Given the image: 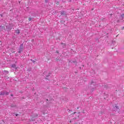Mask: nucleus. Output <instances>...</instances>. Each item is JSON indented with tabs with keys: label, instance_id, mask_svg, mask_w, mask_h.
Segmentation results:
<instances>
[{
	"label": "nucleus",
	"instance_id": "f257e3e1",
	"mask_svg": "<svg viewBox=\"0 0 124 124\" xmlns=\"http://www.w3.org/2000/svg\"><path fill=\"white\" fill-rule=\"evenodd\" d=\"M9 95V92H6V91H3L0 92V95Z\"/></svg>",
	"mask_w": 124,
	"mask_h": 124
},
{
	"label": "nucleus",
	"instance_id": "f03ea898",
	"mask_svg": "<svg viewBox=\"0 0 124 124\" xmlns=\"http://www.w3.org/2000/svg\"><path fill=\"white\" fill-rule=\"evenodd\" d=\"M18 50H19L18 51L19 54H21V53L23 52V50H24V45L23 44L20 45Z\"/></svg>",
	"mask_w": 124,
	"mask_h": 124
},
{
	"label": "nucleus",
	"instance_id": "7ed1b4c3",
	"mask_svg": "<svg viewBox=\"0 0 124 124\" xmlns=\"http://www.w3.org/2000/svg\"><path fill=\"white\" fill-rule=\"evenodd\" d=\"M43 74L44 75H45V76H46V80H49V77H50V76L49 75V73H48V71H45Z\"/></svg>",
	"mask_w": 124,
	"mask_h": 124
},
{
	"label": "nucleus",
	"instance_id": "20e7f679",
	"mask_svg": "<svg viewBox=\"0 0 124 124\" xmlns=\"http://www.w3.org/2000/svg\"><path fill=\"white\" fill-rule=\"evenodd\" d=\"M60 14L62 16H63V17H64L65 18H66V17H67L66 12L64 11H61L60 12Z\"/></svg>",
	"mask_w": 124,
	"mask_h": 124
},
{
	"label": "nucleus",
	"instance_id": "39448f33",
	"mask_svg": "<svg viewBox=\"0 0 124 124\" xmlns=\"http://www.w3.org/2000/svg\"><path fill=\"white\" fill-rule=\"evenodd\" d=\"M113 111H115L118 112V113H119V112L120 111V108H119V107L118 106H115L114 108H113Z\"/></svg>",
	"mask_w": 124,
	"mask_h": 124
},
{
	"label": "nucleus",
	"instance_id": "423d86ee",
	"mask_svg": "<svg viewBox=\"0 0 124 124\" xmlns=\"http://www.w3.org/2000/svg\"><path fill=\"white\" fill-rule=\"evenodd\" d=\"M61 46L62 47V48H66V45L64 43H61Z\"/></svg>",
	"mask_w": 124,
	"mask_h": 124
},
{
	"label": "nucleus",
	"instance_id": "0eeeda50",
	"mask_svg": "<svg viewBox=\"0 0 124 124\" xmlns=\"http://www.w3.org/2000/svg\"><path fill=\"white\" fill-rule=\"evenodd\" d=\"M6 30H7V31H11V27L9 25H7L6 26Z\"/></svg>",
	"mask_w": 124,
	"mask_h": 124
},
{
	"label": "nucleus",
	"instance_id": "6e6552de",
	"mask_svg": "<svg viewBox=\"0 0 124 124\" xmlns=\"http://www.w3.org/2000/svg\"><path fill=\"white\" fill-rule=\"evenodd\" d=\"M11 67H12L13 68H15L16 69H17L18 68V67H16V64H13L11 65Z\"/></svg>",
	"mask_w": 124,
	"mask_h": 124
},
{
	"label": "nucleus",
	"instance_id": "1a4fd4ad",
	"mask_svg": "<svg viewBox=\"0 0 124 124\" xmlns=\"http://www.w3.org/2000/svg\"><path fill=\"white\" fill-rule=\"evenodd\" d=\"M3 73H4V74H5V75H7V74H8L9 72H8V71L4 70Z\"/></svg>",
	"mask_w": 124,
	"mask_h": 124
},
{
	"label": "nucleus",
	"instance_id": "9d476101",
	"mask_svg": "<svg viewBox=\"0 0 124 124\" xmlns=\"http://www.w3.org/2000/svg\"><path fill=\"white\" fill-rule=\"evenodd\" d=\"M16 32L17 34H20V31H19V30H16Z\"/></svg>",
	"mask_w": 124,
	"mask_h": 124
},
{
	"label": "nucleus",
	"instance_id": "9b49d317",
	"mask_svg": "<svg viewBox=\"0 0 124 124\" xmlns=\"http://www.w3.org/2000/svg\"><path fill=\"white\" fill-rule=\"evenodd\" d=\"M31 20H32V18H31V17H29V21H31Z\"/></svg>",
	"mask_w": 124,
	"mask_h": 124
},
{
	"label": "nucleus",
	"instance_id": "f8f14e48",
	"mask_svg": "<svg viewBox=\"0 0 124 124\" xmlns=\"http://www.w3.org/2000/svg\"><path fill=\"white\" fill-rule=\"evenodd\" d=\"M0 30L2 31V28H3V27H1V26L0 25Z\"/></svg>",
	"mask_w": 124,
	"mask_h": 124
},
{
	"label": "nucleus",
	"instance_id": "ddd939ff",
	"mask_svg": "<svg viewBox=\"0 0 124 124\" xmlns=\"http://www.w3.org/2000/svg\"><path fill=\"white\" fill-rule=\"evenodd\" d=\"M67 111H68V112H69L70 113H71V112H72V110L68 109V110H67Z\"/></svg>",
	"mask_w": 124,
	"mask_h": 124
},
{
	"label": "nucleus",
	"instance_id": "4468645a",
	"mask_svg": "<svg viewBox=\"0 0 124 124\" xmlns=\"http://www.w3.org/2000/svg\"><path fill=\"white\" fill-rule=\"evenodd\" d=\"M72 62L77 63V61H72Z\"/></svg>",
	"mask_w": 124,
	"mask_h": 124
},
{
	"label": "nucleus",
	"instance_id": "2eb2a0df",
	"mask_svg": "<svg viewBox=\"0 0 124 124\" xmlns=\"http://www.w3.org/2000/svg\"><path fill=\"white\" fill-rule=\"evenodd\" d=\"M124 15H122L121 16V17H122V18H124Z\"/></svg>",
	"mask_w": 124,
	"mask_h": 124
},
{
	"label": "nucleus",
	"instance_id": "dca6fc26",
	"mask_svg": "<svg viewBox=\"0 0 124 124\" xmlns=\"http://www.w3.org/2000/svg\"><path fill=\"white\" fill-rule=\"evenodd\" d=\"M32 62H33V63H34V62H35V61H34V60H33V61H32Z\"/></svg>",
	"mask_w": 124,
	"mask_h": 124
},
{
	"label": "nucleus",
	"instance_id": "f3484780",
	"mask_svg": "<svg viewBox=\"0 0 124 124\" xmlns=\"http://www.w3.org/2000/svg\"><path fill=\"white\" fill-rule=\"evenodd\" d=\"M0 16H1V17H2V14H0Z\"/></svg>",
	"mask_w": 124,
	"mask_h": 124
},
{
	"label": "nucleus",
	"instance_id": "a211bd4d",
	"mask_svg": "<svg viewBox=\"0 0 124 124\" xmlns=\"http://www.w3.org/2000/svg\"><path fill=\"white\" fill-rule=\"evenodd\" d=\"M56 53H57V54H59V51H56Z\"/></svg>",
	"mask_w": 124,
	"mask_h": 124
},
{
	"label": "nucleus",
	"instance_id": "6ab92c4d",
	"mask_svg": "<svg viewBox=\"0 0 124 124\" xmlns=\"http://www.w3.org/2000/svg\"><path fill=\"white\" fill-rule=\"evenodd\" d=\"M18 115H19V114H16V117H17V116H18Z\"/></svg>",
	"mask_w": 124,
	"mask_h": 124
},
{
	"label": "nucleus",
	"instance_id": "aec40b11",
	"mask_svg": "<svg viewBox=\"0 0 124 124\" xmlns=\"http://www.w3.org/2000/svg\"><path fill=\"white\" fill-rule=\"evenodd\" d=\"M11 96H13V94H11Z\"/></svg>",
	"mask_w": 124,
	"mask_h": 124
},
{
	"label": "nucleus",
	"instance_id": "412c9836",
	"mask_svg": "<svg viewBox=\"0 0 124 124\" xmlns=\"http://www.w3.org/2000/svg\"><path fill=\"white\" fill-rule=\"evenodd\" d=\"M30 61H31V62L33 61L32 59H31Z\"/></svg>",
	"mask_w": 124,
	"mask_h": 124
},
{
	"label": "nucleus",
	"instance_id": "4be33fe9",
	"mask_svg": "<svg viewBox=\"0 0 124 124\" xmlns=\"http://www.w3.org/2000/svg\"><path fill=\"white\" fill-rule=\"evenodd\" d=\"M93 84V82H91V84Z\"/></svg>",
	"mask_w": 124,
	"mask_h": 124
},
{
	"label": "nucleus",
	"instance_id": "5701e85b",
	"mask_svg": "<svg viewBox=\"0 0 124 124\" xmlns=\"http://www.w3.org/2000/svg\"><path fill=\"white\" fill-rule=\"evenodd\" d=\"M114 42H115V41H112V43H114Z\"/></svg>",
	"mask_w": 124,
	"mask_h": 124
},
{
	"label": "nucleus",
	"instance_id": "b1692460",
	"mask_svg": "<svg viewBox=\"0 0 124 124\" xmlns=\"http://www.w3.org/2000/svg\"><path fill=\"white\" fill-rule=\"evenodd\" d=\"M124 27H123V29H122V30H124Z\"/></svg>",
	"mask_w": 124,
	"mask_h": 124
},
{
	"label": "nucleus",
	"instance_id": "393cba45",
	"mask_svg": "<svg viewBox=\"0 0 124 124\" xmlns=\"http://www.w3.org/2000/svg\"><path fill=\"white\" fill-rule=\"evenodd\" d=\"M76 113V112H74V114H75Z\"/></svg>",
	"mask_w": 124,
	"mask_h": 124
},
{
	"label": "nucleus",
	"instance_id": "a878e982",
	"mask_svg": "<svg viewBox=\"0 0 124 124\" xmlns=\"http://www.w3.org/2000/svg\"><path fill=\"white\" fill-rule=\"evenodd\" d=\"M92 92H93V89Z\"/></svg>",
	"mask_w": 124,
	"mask_h": 124
},
{
	"label": "nucleus",
	"instance_id": "bb28decb",
	"mask_svg": "<svg viewBox=\"0 0 124 124\" xmlns=\"http://www.w3.org/2000/svg\"><path fill=\"white\" fill-rule=\"evenodd\" d=\"M46 101H48V99H46Z\"/></svg>",
	"mask_w": 124,
	"mask_h": 124
},
{
	"label": "nucleus",
	"instance_id": "cd10ccee",
	"mask_svg": "<svg viewBox=\"0 0 124 124\" xmlns=\"http://www.w3.org/2000/svg\"><path fill=\"white\" fill-rule=\"evenodd\" d=\"M92 10H93V9H92Z\"/></svg>",
	"mask_w": 124,
	"mask_h": 124
}]
</instances>
